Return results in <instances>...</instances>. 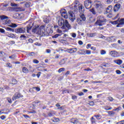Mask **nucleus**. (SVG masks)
<instances>
[{
  "label": "nucleus",
  "instance_id": "obj_61",
  "mask_svg": "<svg viewBox=\"0 0 124 124\" xmlns=\"http://www.w3.org/2000/svg\"><path fill=\"white\" fill-rule=\"evenodd\" d=\"M29 42L30 43H33V40L31 39H29L28 40Z\"/></svg>",
  "mask_w": 124,
  "mask_h": 124
},
{
  "label": "nucleus",
  "instance_id": "obj_36",
  "mask_svg": "<svg viewBox=\"0 0 124 124\" xmlns=\"http://www.w3.org/2000/svg\"><path fill=\"white\" fill-rule=\"evenodd\" d=\"M122 110V107H119L118 108L113 109V111H117V112H119V111Z\"/></svg>",
  "mask_w": 124,
  "mask_h": 124
},
{
  "label": "nucleus",
  "instance_id": "obj_62",
  "mask_svg": "<svg viewBox=\"0 0 124 124\" xmlns=\"http://www.w3.org/2000/svg\"><path fill=\"white\" fill-rule=\"evenodd\" d=\"M72 37H73L74 38H75V37H76V33H73L72 34Z\"/></svg>",
  "mask_w": 124,
  "mask_h": 124
},
{
  "label": "nucleus",
  "instance_id": "obj_15",
  "mask_svg": "<svg viewBox=\"0 0 124 124\" xmlns=\"http://www.w3.org/2000/svg\"><path fill=\"white\" fill-rule=\"evenodd\" d=\"M110 55H111V56L112 57H113V58H115V57H116V56H117L118 52H117V51H111L109 52Z\"/></svg>",
  "mask_w": 124,
  "mask_h": 124
},
{
  "label": "nucleus",
  "instance_id": "obj_37",
  "mask_svg": "<svg viewBox=\"0 0 124 124\" xmlns=\"http://www.w3.org/2000/svg\"><path fill=\"white\" fill-rule=\"evenodd\" d=\"M94 117H95V118H96V119H97V120H100L101 115H100V114H97V115H94Z\"/></svg>",
  "mask_w": 124,
  "mask_h": 124
},
{
  "label": "nucleus",
  "instance_id": "obj_16",
  "mask_svg": "<svg viewBox=\"0 0 124 124\" xmlns=\"http://www.w3.org/2000/svg\"><path fill=\"white\" fill-rule=\"evenodd\" d=\"M80 18L81 19V20L83 21H86V16H85V15L84 14H80L79 15Z\"/></svg>",
  "mask_w": 124,
  "mask_h": 124
},
{
  "label": "nucleus",
  "instance_id": "obj_14",
  "mask_svg": "<svg viewBox=\"0 0 124 124\" xmlns=\"http://www.w3.org/2000/svg\"><path fill=\"white\" fill-rule=\"evenodd\" d=\"M10 23H11V20L10 19H6L2 22L3 25H10Z\"/></svg>",
  "mask_w": 124,
  "mask_h": 124
},
{
  "label": "nucleus",
  "instance_id": "obj_39",
  "mask_svg": "<svg viewBox=\"0 0 124 124\" xmlns=\"http://www.w3.org/2000/svg\"><path fill=\"white\" fill-rule=\"evenodd\" d=\"M91 121L92 124H95V119H94V118H93V117H92L91 118Z\"/></svg>",
  "mask_w": 124,
  "mask_h": 124
},
{
  "label": "nucleus",
  "instance_id": "obj_18",
  "mask_svg": "<svg viewBox=\"0 0 124 124\" xmlns=\"http://www.w3.org/2000/svg\"><path fill=\"white\" fill-rule=\"evenodd\" d=\"M32 28V26H31V24H29L26 27V31L27 32H28V33H29V32H30V31H31V30Z\"/></svg>",
  "mask_w": 124,
  "mask_h": 124
},
{
  "label": "nucleus",
  "instance_id": "obj_3",
  "mask_svg": "<svg viewBox=\"0 0 124 124\" xmlns=\"http://www.w3.org/2000/svg\"><path fill=\"white\" fill-rule=\"evenodd\" d=\"M58 25L60 27H62V30H71V25L68 23L66 19L61 18L58 21Z\"/></svg>",
  "mask_w": 124,
  "mask_h": 124
},
{
  "label": "nucleus",
  "instance_id": "obj_58",
  "mask_svg": "<svg viewBox=\"0 0 124 124\" xmlns=\"http://www.w3.org/2000/svg\"><path fill=\"white\" fill-rule=\"evenodd\" d=\"M116 72L117 74H119V75H120L122 73V72H121V71H120L119 70H116Z\"/></svg>",
  "mask_w": 124,
  "mask_h": 124
},
{
  "label": "nucleus",
  "instance_id": "obj_27",
  "mask_svg": "<svg viewBox=\"0 0 124 124\" xmlns=\"http://www.w3.org/2000/svg\"><path fill=\"white\" fill-rule=\"evenodd\" d=\"M6 31H12V32H14V31H15V30H14V29L10 27H7L6 28Z\"/></svg>",
  "mask_w": 124,
  "mask_h": 124
},
{
  "label": "nucleus",
  "instance_id": "obj_64",
  "mask_svg": "<svg viewBox=\"0 0 124 124\" xmlns=\"http://www.w3.org/2000/svg\"><path fill=\"white\" fill-rule=\"evenodd\" d=\"M46 52L47 53V54H50V53H51V50L49 49H46Z\"/></svg>",
  "mask_w": 124,
  "mask_h": 124
},
{
  "label": "nucleus",
  "instance_id": "obj_12",
  "mask_svg": "<svg viewBox=\"0 0 124 124\" xmlns=\"http://www.w3.org/2000/svg\"><path fill=\"white\" fill-rule=\"evenodd\" d=\"M120 8H121V4L120 3H117L115 5L113 8V10L115 12H117Z\"/></svg>",
  "mask_w": 124,
  "mask_h": 124
},
{
  "label": "nucleus",
  "instance_id": "obj_52",
  "mask_svg": "<svg viewBox=\"0 0 124 124\" xmlns=\"http://www.w3.org/2000/svg\"><path fill=\"white\" fill-rule=\"evenodd\" d=\"M106 1L107 3H111L113 1V0H106Z\"/></svg>",
  "mask_w": 124,
  "mask_h": 124
},
{
  "label": "nucleus",
  "instance_id": "obj_53",
  "mask_svg": "<svg viewBox=\"0 0 124 124\" xmlns=\"http://www.w3.org/2000/svg\"><path fill=\"white\" fill-rule=\"evenodd\" d=\"M40 75H41V72H39L38 74H36V76L38 77V78H39V77H40Z\"/></svg>",
  "mask_w": 124,
  "mask_h": 124
},
{
  "label": "nucleus",
  "instance_id": "obj_7",
  "mask_svg": "<svg viewBox=\"0 0 124 124\" xmlns=\"http://www.w3.org/2000/svg\"><path fill=\"white\" fill-rule=\"evenodd\" d=\"M27 28L26 27H21L17 29H16L15 30V32L16 33H25Z\"/></svg>",
  "mask_w": 124,
  "mask_h": 124
},
{
  "label": "nucleus",
  "instance_id": "obj_2",
  "mask_svg": "<svg viewBox=\"0 0 124 124\" xmlns=\"http://www.w3.org/2000/svg\"><path fill=\"white\" fill-rule=\"evenodd\" d=\"M32 32L39 34L41 36H45V35H47V32L45 31V27L44 26H41L40 27L38 26L34 27L32 29Z\"/></svg>",
  "mask_w": 124,
  "mask_h": 124
},
{
  "label": "nucleus",
  "instance_id": "obj_50",
  "mask_svg": "<svg viewBox=\"0 0 124 124\" xmlns=\"http://www.w3.org/2000/svg\"><path fill=\"white\" fill-rule=\"evenodd\" d=\"M7 100H8V102H9V103H12V101L11 100V98L9 97H7Z\"/></svg>",
  "mask_w": 124,
  "mask_h": 124
},
{
  "label": "nucleus",
  "instance_id": "obj_59",
  "mask_svg": "<svg viewBox=\"0 0 124 124\" xmlns=\"http://www.w3.org/2000/svg\"><path fill=\"white\" fill-rule=\"evenodd\" d=\"M23 117H24V118H25V119H28V118H30V117L28 115L23 114Z\"/></svg>",
  "mask_w": 124,
  "mask_h": 124
},
{
  "label": "nucleus",
  "instance_id": "obj_56",
  "mask_svg": "<svg viewBox=\"0 0 124 124\" xmlns=\"http://www.w3.org/2000/svg\"><path fill=\"white\" fill-rule=\"evenodd\" d=\"M72 99H73V100H74L75 99H77V96L73 95L72 96Z\"/></svg>",
  "mask_w": 124,
  "mask_h": 124
},
{
  "label": "nucleus",
  "instance_id": "obj_17",
  "mask_svg": "<svg viewBox=\"0 0 124 124\" xmlns=\"http://www.w3.org/2000/svg\"><path fill=\"white\" fill-rule=\"evenodd\" d=\"M114 62L118 65H121L123 63V60H117L114 61Z\"/></svg>",
  "mask_w": 124,
  "mask_h": 124
},
{
  "label": "nucleus",
  "instance_id": "obj_49",
  "mask_svg": "<svg viewBox=\"0 0 124 124\" xmlns=\"http://www.w3.org/2000/svg\"><path fill=\"white\" fill-rule=\"evenodd\" d=\"M89 104L90 106H93V105H94V102H93V101H91L89 102Z\"/></svg>",
  "mask_w": 124,
  "mask_h": 124
},
{
  "label": "nucleus",
  "instance_id": "obj_25",
  "mask_svg": "<svg viewBox=\"0 0 124 124\" xmlns=\"http://www.w3.org/2000/svg\"><path fill=\"white\" fill-rule=\"evenodd\" d=\"M66 60L64 59H63L61 60V61L59 62L60 65H62L63 64H64L65 63Z\"/></svg>",
  "mask_w": 124,
  "mask_h": 124
},
{
  "label": "nucleus",
  "instance_id": "obj_45",
  "mask_svg": "<svg viewBox=\"0 0 124 124\" xmlns=\"http://www.w3.org/2000/svg\"><path fill=\"white\" fill-rule=\"evenodd\" d=\"M59 36H61V34H56L54 35L53 37V38H57V37H59Z\"/></svg>",
  "mask_w": 124,
  "mask_h": 124
},
{
  "label": "nucleus",
  "instance_id": "obj_43",
  "mask_svg": "<svg viewBox=\"0 0 124 124\" xmlns=\"http://www.w3.org/2000/svg\"><path fill=\"white\" fill-rule=\"evenodd\" d=\"M107 112L109 114V115H110V116L115 115V112L114 111H107Z\"/></svg>",
  "mask_w": 124,
  "mask_h": 124
},
{
  "label": "nucleus",
  "instance_id": "obj_51",
  "mask_svg": "<svg viewBox=\"0 0 124 124\" xmlns=\"http://www.w3.org/2000/svg\"><path fill=\"white\" fill-rule=\"evenodd\" d=\"M4 54H5L4 52L0 51V57H3Z\"/></svg>",
  "mask_w": 124,
  "mask_h": 124
},
{
  "label": "nucleus",
  "instance_id": "obj_47",
  "mask_svg": "<svg viewBox=\"0 0 124 124\" xmlns=\"http://www.w3.org/2000/svg\"><path fill=\"white\" fill-rule=\"evenodd\" d=\"M106 54V51L104 50H102L101 51V55H105Z\"/></svg>",
  "mask_w": 124,
  "mask_h": 124
},
{
  "label": "nucleus",
  "instance_id": "obj_29",
  "mask_svg": "<svg viewBox=\"0 0 124 124\" xmlns=\"http://www.w3.org/2000/svg\"><path fill=\"white\" fill-rule=\"evenodd\" d=\"M104 109H105V110L106 111H108L109 110H112V107L106 106L104 107Z\"/></svg>",
  "mask_w": 124,
  "mask_h": 124
},
{
  "label": "nucleus",
  "instance_id": "obj_4",
  "mask_svg": "<svg viewBox=\"0 0 124 124\" xmlns=\"http://www.w3.org/2000/svg\"><path fill=\"white\" fill-rule=\"evenodd\" d=\"M93 6L99 13H101L103 10V4L98 0H95L93 3Z\"/></svg>",
  "mask_w": 124,
  "mask_h": 124
},
{
  "label": "nucleus",
  "instance_id": "obj_6",
  "mask_svg": "<svg viewBox=\"0 0 124 124\" xmlns=\"http://www.w3.org/2000/svg\"><path fill=\"white\" fill-rule=\"evenodd\" d=\"M111 24L112 25H117V28H121L122 25H124V18H119L117 20L114 21H111Z\"/></svg>",
  "mask_w": 124,
  "mask_h": 124
},
{
  "label": "nucleus",
  "instance_id": "obj_20",
  "mask_svg": "<svg viewBox=\"0 0 124 124\" xmlns=\"http://www.w3.org/2000/svg\"><path fill=\"white\" fill-rule=\"evenodd\" d=\"M71 123L72 124H78V120L76 118H72L71 119Z\"/></svg>",
  "mask_w": 124,
  "mask_h": 124
},
{
  "label": "nucleus",
  "instance_id": "obj_40",
  "mask_svg": "<svg viewBox=\"0 0 124 124\" xmlns=\"http://www.w3.org/2000/svg\"><path fill=\"white\" fill-rule=\"evenodd\" d=\"M9 59H12V60H15L16 59V56L15 55H12L9 57Z\"/></svg>",
  "mask_w": 124,
  "mask_h": 124
},
{
  "label": "nucleus",
  "instance_id": "obj_28",
  "mask_svg": "<svg viewBox=\"0 0 124 124\" xmlns=\"http://www.w3.org/2000/svg\"><path fill=\"white\" fill-rule=\"evenodd\" d=\"M8 27H10V28H17L18 27V25L15 23H11L9 25H8Z\"/></svg>",
  "mask_w": 124,
  "mask_h": 124
},
{
  "label": "nucleus",
  "instance_id": "obj_38",
  "mask_svg": "<svg viewBox=\"0 0 124 124\" xmlns=\"http://www.w3.org/2000/svg\"><path fill=\"white\" fill-rule=\"evenodd\" d=\"M57 52H62V53H63V52H65V50H64V49H62V47H59L57 50Z\"/></svg>",
  "mask_w": 124,
  "mask_h": 124
},
{
  "label": "nucleus",
  "instance_id": "obj_9",
  "mask_svg": "<svg viewBox=\"0 0 124 124\" xmlns=\"http://www.w3.org/2000/svg\"><path fill=\"white\" fill-rule=\"evenodd\" d=\"M60 13L61 14V16H62L65 19H67L68 18V16L67 15V12L65 9H62L60 10Z\"/></svg>",
  "mask_w": 124,
  "mask_h": 124
},
{
  "label": "nucleus",
  "instance_id": "obj_33",
  "mask_svg": "<svg viewBox=\"0 0 124 124\" xmlns=\"http://www.w3.org/2000/svg\"><path fill=\"white\" fill-rule=\"evenodd\" d=\"M84 53H85V54H87V55H91V54H92V51L89 50H85L84 51Z\"/></svg>",
  "mask_w": 124,
  "mask_h": 124
},
{
  "label": "nucleus",
  "instance_id": "obj_23",
  "mask_svg": "<svg viewBox=\"0 0 124 124\" xmlns=\"http://www.w3.org/2000/svg\"><path fill=\"white\" fill-rule=\"evenodd\" d=\"M77 22L79 25H82V23H83V20L80 18L78 17L77 19Z\"/></svg>",
  "mask_w": 124,
  "mask_h": 124
},
{
  "label": "nucleus",
  "instance_id": "obj_13",
  "mask_svg": "<svg viewBox=\"0 0 124 124\" xmlns=\"http://www.w3.org/2000/svg\"><path fill=\"white\" fill-rule=\"evenodd\" d=\"M20 3L22 4L24 3V7H26V8H29L30 6H31V2L30 1H25L24 2H21Z\"/></svg>",
  "mask_w": 124,
  "mask_h": 124
},
{
  "label": "nucleus",
  "instance_id": "obj_26",
  "mask_svg": "<svg viewBox=\"0 0 124 124\" xmlns=\"http://www.w3.org/2000/svg\"><path fill=\"white\" fill-rule=\"evenodd\" d=\"M19 17H20V14L19 13L15 14L13 16L14 19H19Z\"/></svg>",
  "mask_w": 124,
  "mask_h": 124
},
{
  "label": "nucleus",
  "instance_id": "obj_55",
  "mask_svg": "<svg viewBox=\"0 0 124 124\" xmlns=\"http://www.w3.org/2000/svg\"><path fill=\"white\" fill-rule=\"evenodd\" d=\"M48 116L49 117H53V116H54V115L53 114V113L52 112H49L48 113Z\"/></svg>",
  "mask_w": 124,
  "mask_h": 124
},
{
  "label": "nucleus",
  "instance_id": "obj_30",
  "mask_svg": "<svg viewBox=\"0 0 124 124\" xmlns=\"http://www.w3.org/2000/svg\"><path fill=\"white\" fill-rule=\"evenodd\" d=\"M27 55L30 57H34L35 56V53H34V52H28L27 53Z\"/></svg>",
  "mask_w": 124,
  "mask_h": 124
},
{
  "label": "nucleus",
  "instance_id": "obj_11",
  "mask_svg": "<svg viewBox=\"0 0 124 124\" xmlns=\"http://www.w3.org/2000/svg\"><path fill=\"white\" fill-rule=\"evenodd\" d=\"M66 51L67 53H69L70 54H72L73 53H76L77 52V48H73L68 49Z\"/></svg>",
  "mask_w": 124,
  "mask_h": 124
},
{
  "label": "nucleus",
  "instance_id": "obj_41",
  "mask_svg": "<svg viewBox=\"0 0 124 124\" xmlns=\"http://www.w3.org/2000/svg\"><path fill=\"white\" fill-rule=\"evenodd\" d=\"M17 84V80L16 79H13L12 80V84L13 85H16Z\"/></svg>",
  "mask_w": 124,
  "mask_h": 124
},
{
  "label": "nucleus",
  "instance_id": "obj_5",
  "mask_svg": "<svg viewBox=\"0 0 124 124\" xmlns=\"http://www.w3.org/2000/svg\"><path fill=\"white\" fill-rule=\"evenodd\" d=\"M106 22H107V19H106L103 16H101L97 17V20L95 24L97 26L101 27L103 26V24H102V23H106Z\"/></svg>",
  "mask_w": 124,
  "mask_h": 124
},
{
  "label": "nucleus",
  "instance_id": "obj_32",
  "mask_svg": "<svg viewBox=\"0 0 124 124\" xmlns=\"http://www.w3.org/2000/svg\"><path fill=\"white\" fill-rule=\"evenodd\" d=\"M90 11L91 12L93 15H96V12L95 11V10H94V8H93L92 9H90Z\"/></svg>",
  "mask_w": 124,
  "mask_h": 124
},
{
  "label": "nucleus",
  "instance_id": "obj_19",
  "mask_svg": "<svg viewBox=\"0 0 124 124\" xmlns=\"http://www.w3.org/2000/svg\"><path fill=\"white\" fill-rule=\"evenodd\" d=\"M96 33H87V35L88 37H94L96 36Z\"/></svg>",
  "mask_w": 124,
  "mask_h": 124
},
{
  "label": "nucleus",
  "instance_id": "obj_54",
  "mask_svg": "<svg viewBox=\"0 0 124 124\" xmlns=\"http://www.w3.org/2000/svg\"><path fill=\"white\" fill-rule=\"evenodd\" d=\"M108 99L109 101H113L114 100V99L112 97H108Z\"/></svg>",
  "mask_w": 124,
  "mask_h": 124
},
{
  "label": "nucleus",
  "instance_id": "obj_63",
  "mask_svg": "<svg viewBox=\"0 0 124 124\" xmlns=\"http://www.w3.org/2000/svg\"><path fill=\"white\" fill-rule=\"evenodd\" d=\"M75 5H79V1H76L74 2Z\"/></svg>",
  "mask_w": 124,
  "mask_h": 124
},
{
  "label": "nucleus",
  "instance_id": "obj_46",
  "mask_svg": "<svg viewBox=\"0 0 124 124\" xmlns=\"http://www.w3.org/2000/svg\"><path fill=\"white\" fill-rule=\"evenodd\" d=\"M0 32H1V33H4L5 32V30L3 29L0 28Z\"/></svg>",
  "mask_w": 124,
  "mask_h": 124
},
{
  "label": "nucleus",
  "instance_id": "obj_21",
  "mask_svg": "<svg viewBox=\"0 0 124 124\" xmlns=\"http://www.w3.org/2000/svg\"><path fill=\"white\" fill-rule=\"evenodd\" d=\"M22 71L23 73H25L26 74H27V73H29V70L26 67H23L22 68Z\"/></svg>",
  "mask_w": 124,
  "mask_h": 124
},
{
  "label": "nucleus",
  "instance_id": "obj_10",
  "mask_svg": "<svg viewBox=\"0 0 124 124\" xmlns=\"http://www.w3.org/2000/svg\"><path fill=\"white\" fill-rule=\"evenodd\" d=\"M20 97H23V95L19 93H16L15 95L13 96L12 100L14 101V100H16V99H18V98H20Z\"/></svg>",
  "mask_w": 124,
  "mask_h": 124
},
{
  "label": "nucleus",
  "instance_id": "obj_22",
  "mask_svg": "<svg viewBox=\"0 0 124 124\" xmlns=\"http://www.w3.org/2000/svg\"><path fill=\"white\" fill-rule=\"evenodd\" d=\"M8 37H10L11 38H16V36H15V34L13 33H9L7 35Z\"/></svg>",
  "mask_w": 124,
  "mask_h": 124
},
{
  "label": "nucleus",
  "instance_id": "obj_42",
  "mask_svg": "<svg viewBox=\"0 0 124 124\" xmlns=\"http://www.w3.org/2000/svg\"><path fill=\"white\" fill-rule=\"evenodd\" d=\"M9 45H13V44H15V41H10L8 42Z\"/></svg>",
  "mask_w": 124,
  "mask_h": 124
},
{
  "label": "nucleus",
  "instance_id": "obj_8",
  "mask_svg": "<svg viewBox=\"0 0 124 124\" xmlns=\"http://www.w3.org/2000/svg\"><path fill=\"white\" fill-rule=\"evenodd\" d=\"M84 6L86 9L92 8V0H86L84 1Z\"/></svg>",
  "mask_w": 124,
  "mask_h": 124
},
{
  "label": "nucleus",
  "instance_id": "obj_57",
  "mask_svg": "<svg viewBox=\"0 0 124 124\" xmlns=\"http://www.w3.org/2000/svg\"><path fill=\"white\" fill-rule=\"evenodd\" d=\"M116 124H124V120H122V121L117 123Z\"/></svg>",
  "mask_w": 124,
  "mask_h": 124
},
{
  "label": "nucleus",
  "instance_id": "obj_31",
  "mask_svg": "<svg viewBox=\"0 0 124 124\" xmlns=\"http://www.w3.org/2000/svg\"><path fill=\"white\" fill-rule=\"evenodd\" d=\"M20 38H21V40H26L27 39V36L25 34H22L20 36Z\"/></svg>",
  "mask_w": 124,
  "mask_h": 124
},
{
  "label": "nucleus",
  "instance_id": "obj_48",
  "mask_svg": "<svg viewBox=\"0 0 124 124\" xmlns=\"http://www.w3.org/2000/svg\"><path fill=\"white\" fill-rule=\"evenodd\" d=\"M112 10V6L110 5L108 6L107 8V10H109V11H110V10Z\"/></svg>",
  "mask_w": 124,
  "mask_h": 124
},
{
  "label": "nucleus",
  "instance_id": "obj_24",
  "mask_svg": "<svg viewBox=\"0 0 124 124\" xmlns=\"http://www.w3.org/2000/svg\"><path fill=\"white\" fill-rule=\"evenodd\" d=\"M51 121L53 122V123H58L60 122V119L54 117L53 119H51Z\"/></svg>",
  "mask_w": 124,
  "mask_h": 124
},
{
  "label": "nucleus",
  "instance_id": "obj_34",
  "mask_svg": "<svg viewBox=\"0 0 124 124\" xmlns=\"http://www.w3.org/2000/svg\"><path fill=\"white\" fill-rule=\"evenodd\" d=\"M64 70H65V68H61L59 69L58 72H59V73H61L62 72H63V71H64Z\"/></svg>",
  "mask_w": 124,
  "mask_h": 124
},
{
  "label": "nucleus",
  "instance_id": "obj_1",
  "mask_svg": "<svg viewBox=\"0 0 124 124\" xmlns=\"http://www.w3.org/2000/svg\"><path fill=\"white\" fill-rule=\"evenodd\" d=\"M78 8L80 14H83L85 11V9H84V7H83V6L81 5L79 6L78 5H74V11H69L68 12L69 19L71 22H74V21H75V19H76V17H75V12L78 11Z\"/></svg>",
  "mask_w": 124,
  "mask_h": 124
},
{
  "label": "nucleus",
  "instance_id": "obj_60",
  "mask_svg": "<svg viewBox=\"0 0 124 124\" xmlns=\"http://www.w3.org/2000/svg\"><path fill=\"white\" fill-rule=\"evenodd\" d=\"M0 119L1 120H5V116L4 115H2L0 116Z\"/></svg>",
  "mask_w": 124,
  "mask_h": 124
},
{
  "label": "nucleus",
  "instance_id": "obj_44",
  "mask_svg": "<svg viewBox=\"0 0 124 124\" xmlns=\"http://www.w3.org/2000/svg\"><path fill=\"white\" fill-rule=\"evenodd\" d=\"M33 62L37 64L38 63H39V61L36 59H34L33 60Z\"/></svg>",
  "mask_w": 124,
  "mask_h": 124
},
{
  "label": "nucleus",
  "instance_id": "obj_35",
  "mask_svg": "<svg viewBox=\"0 0 124 124\" xmlns=\"http://www.w3.org/2000/svg\"><path fill=\"white\" fill-rule=\"evenodd\" d=\"M90 20L91 23H93L95 21V18L91 16L90 18Z\"/></svg>",
  "mask_w": 124,
  "mask_h": 124
}]
</instances>
